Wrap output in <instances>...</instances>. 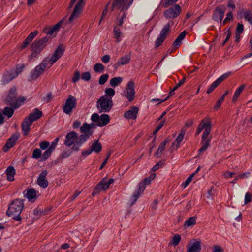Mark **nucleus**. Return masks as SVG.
Listing matches in <instances>:
<instances>
[{
	"instance_id": "f257e3e1",
	"label": "nucleus",
	"mask_w": 252,
	"mask_h": 252,
	"mask_svg": "<svg viewBox=\"0 0 252 252\" xmlns=\"http://www.w3.org/2000/svg\"><path fill=\"white\" fill-rule=\"evenodd\" d=\"M81 134L78 135L75 132H70L65 136L64 144L71 147L72 150L78 151L83 144L85 143L93 133L90 127H80Z\"/></svg>"
},
{
	"instance_id": "f03ea898",
	"label": "nucleus",
	"mask_w": 252,
	"mask_h": 252,
	"mask_svg": "<svg viewBox=\"0 0 252 252\" xmlns=\"http://www.w3.org/2000/svg\"><path fill=\"white\" fill-rule=\"evenodd\" d=\"M64 49L62 45H59L51 57L49 56L46 57L43 60L42 62L31 73V79L32 80H36L41 75L43 74L46 68L47 67L48 63L50 64L49 67H51L56 61H57L63 55Z\"/></svg>"
},
{
	"instance_id": "7ed1b4c3",
	"label": "nucleus",
	"mask_w": 252,
	"mask_h": 252,
	"mask_svg": "<svg viewBox=\"0 0 252 252\" xmlns=\"http://www.w3.org/2000/svg\"><path fill=\"white\" fill-rule=\"evenodd\" d=\"M25 100V98L23 96L17 97V89L14 86L8 91L4 102L6 105H9L14 109H17L24 103Z\"/></svg>"
},
{
	"instance_id": "20e7f679",
	"label": "nucleus",
	"mask_w": 252,
	"mask_h": 252,
	"mask_svg": "<svg viewBox=\"0 0 252 252\" xmlns=\"http://www.w3.org/2000/svg\"><path fill=\"white\" fill-rule=\"evenodd\" d=\"M24 206V203L22 200L19 199H15L9 204L6 214L12 219L17 220H20L21 218L20 215Z\"/></svg>"
},
{
	"instance_id": "39448f33",
	"label": "nucleus",
	"mask_w": 252,
	"mask_h": 252,
	"mask_svg": "<svg viewBox=\"0 0 252 252\" xmlns=\"http://www.w3.org/2000/svg\"><path fill=\"white\" fill-rule=\"evenodd\" d=\"M49 43L47 37H43L34 40L31 46L32 53L29 56V60L34 61V59L37 57Z\"/></svg>"
},
{
	"instance_id": "423d86ee",
	"label": "nucleus",
	"mask_w": 252,
	"mask_h": 252,
	"mask_svg": "<svg viewBox=\"0 0 252 252\" xmlns=\"http://www.w3.org/2000/svg\"><path fill=\"white\" fill-rule=\"evenodd\" d=\"M113 106L112 98H107L101 96L96 102V106L99 112H108L110 111Z\"/></svg>"
},
{
	"instance_id": "0eeeda50",
	"label": "nucleus",
	"mask_w": 252,
	"mask_h": 252,
	"mask_svg": "<svg viewBox=\"0 0 252 252\" xmlns=\"http://www.w3.org/2000/svg\"><path fill=\"white\" fill-rule=\"evenodd\" d=\"M134 0H113L112 3L111 11L115 9L120 10V11H126L132 3Z\"/></svg>"
},
{
	"instance_id": "6e6552de",
	"label": "nucleus",
	"mask_w": 252,
	"mask_h": 252,
	"mask_svg": "<svg viewBox=\"0 0 252 252\" xmlns=\"http://www.w3.org/2000/svg\"><path fill=\"white\" fill-rule=\"evenodd\" d=\"M63 22V20H62L58 23L55 24L53 27H46L43 30V32L46 34V36L44 37L48 38V41L50 42L51 39L56 36L57 32L59 28L62 26Z\"/></svg>"
},
{
	"instance_id": "1a4fd4ad",
	"label": "nucleus",
	"mask_w": 252,
	"mask_h": 252,
	"mask_svg": "<svg viewBox=\"0 0 252 252\" xmlns=\"http://www.w3.org/2000/svg\"><path fill=\"white\" fill-rule=\"evenodd\" d=\"M173 22L168 23L167 24L164 25L162 30L160 31L159 36L156 39L155 41V46L156 48L160 46L165 40L166 36L171 31V26L173 25Z\"/></svg>"
},
{
	"instance_id": "9d476101",
	"label": "nucleus",
	"mask_w": 252,
	"mask_h": 252,
	"mask_svg": "<svg viewBox=\"0 0 252 252\" xmlns=\"http://www.w3.org/2000/svg\"><path fill=\"white\" fill-rule=\"evenodd\" d=\"M42 115V112L37 108L30 114L29 116L25 118L21 126H30L32 122L39 119Z\"/></svg>"
},
{
	"instance_id": "9b49d317",
	"label": "nucleus",
	"mask_w": 252,
	"mask_h": 252,
	"mask_svg": "<svg viewBox=\"0 0 252 252\" xmlns=\"http://www.w3.org/2000/svg\"><path fill=\"white\" fill-rule=\"evenodd\" d=\"M114 181V180L112 178L109 179L108 181H107L106 179L103 178L94 188L92 193V195L95 196L96 194H98L101 191H105Z\"/></svg>"
},
{
	"instance_id": "f8f14e48",
	"label": "nucleus",
	"mask_w": 252,
	"mask_h": 252,
	"mask_svg": "<svg viewBox=\"0 0 252 252\" xmlns=\"http://www.w3.org/2000/svg\"><path fill=\"white\" fill-rule=\"evenodd\" d=\"M226 10V8L224 5L217 6L213 11L212 19L216 22H220L221 23Z\"/></svg>"
},
{
	"instance_id": "ddd939ff",
	"label": "nucleus",
	"mask_w": 252,
	"mask_h": 252,
	"mask_svg": "<svg viewBox=\"0 0 252 252\" xmlns=\"http://www.w3.org/2000/svg\"><path fill=\"white\" fill-rule=\"evenodd\" d=\"M182 11L181 7L179 4H175L166 10L163 15L167 19H174L177 17Z\"/></svg>"
},
{
	"instance_id": "4468645a",
	"label": "nucleus",
	"mask_w": 252,
	"mask_h": 252,
	"mask_svg": "<svg viewBox=\"0 0 252 252\" xmlns=\"http://www.w3.org/2000/svg\"><path fill=\"white\" fill-rule=\"evenodd\" d=\"M134 87L135 83L133 81H128L126 84L125 96L129 101H132L135 98V92Z\"/></svg>"
},
{
	"instance_id": "2eb2a0df",
	"label": "nucleus",
	"mask_w": 252,
	"mask_h": 252,
	"mask_svg": "<svg viewBox=\"0 0 252 252\" xmlns=\"http://www.w3.org/2000/svg\"><path fill=\"white\" fill-rule=\"evenodd\" d=\"M84 0H79L76 4L75 7L68 19V22L71 23L75 19L78 18L81 13L84 3Z\"/></svg>"
},
{
	"instance_id": "dca6fc26",
	"label": "nucleus",
	"mask_w": 252,
	"mask_h": 252,
	"mask_svg": "<svg viewBox=\"0 0 252 252\" xmlns=\"http://www.w3.org/2000/svg\"><path fill=\"white\" fill-rule=\"evenodd\" d=\"M76 105V99L72 95H69L63 107V111L66 114H70Z\"/></svg>"
},
{
	"instance_id": "f3484780",
	"label": "nucleus",
	"mask_w": 252,
	"mask_h": 252,
	"mask_svg": "<svg viewBox=\"0 0 252 252\" xmlns=\"http://www.w3.org/2000/svg\"><path fill=\"white\" fill-rule=\"evenodd\" d=\"M20 134L19 133H14L9 138H8L2 148L4 152H7L10 148L13 147L16 144V141L19 139Z\"/></svg>"
},
{
	"instance_id": "a211bd4d",
	"label": "nucleus",
	"mask_w": 252,
	"mask_h": 252,
	"mask_svg": "<svg viewBox=\"0 0 252 252\" xmlns=\"http://www.w3.org/2000/svg\"><path fill=\"white\" fill-rule=\"evenodd\" d=\"M201 250V241L193 240L187 246V252H199Z\"/></svg>"
},
{
	"instance_id": "6ab92c4d",
	"label": "nucleus",
	"mask_w": 252,
	"mask_h": 252,
	"mask_svg": "<svg viewBox=\"0 0 252 252\" xmlns=\"http://www.w3.org/2000/svg\"><path fill=\"white\" fill-rule=\"evenodd\" d=\"M48 171L46 170H43L39 174L37 180V184L43 188H46L48 185V182L46 179Z\"/></svg>"
},
{
	"instance_id": "aec40b11",
	"label": "nucleus",
	"mask_w": 252,
	"mask_h": 252,
	"mask_svg": "<svg viewBox=\"0 0 252 252\" xmlns=\"http://www.w3.org/2000/svg\"><path fill=\"white\" fill-rule=\"evenodd\" d=\"M144 190V187L143 184H141L139 186L138 189L135 191L131 197L129 199V202L130 205H134L136 202L137 200L139 198V196L141 193L143 192Z\"/></svg>"
},
{
	"instance_id": "412c9836",
	"label": "nucleus",
	"mask_w": 252,
	"mask_h": 252,
	"mask_svg": "<svg viewBox=\"0 0 252 252\" xmlns=\"http://www.w3.org/2000/svg\"><path fill=\"white\" fill-rule=\"evenodd\" d=\"M17 77V74L14 70H10L6 71L2 76L1 81L2 84L5 85Z\"/></svg>"
},
{
	"instance_id": "4be33fe9",
	"label": "nucleus",
	"mask_w": 252,
	"mask_h": 252,
	"mask_svg": "<svg viewBox=\"0 0 252 252\" xmlns=\"http://www.w3.org/2000/svg\"><path fill=\"white\" fill-rule=\"evenodd\" d=\"M185 134V131L182 129L171 146L170 149L171 152L173 150H176L179 147L181 142L183 140Z\"/></svg>"
},
{
	"instance_id": "5701e85b",
	"label": "nucleus",
	"mask_w": 252,
	"mask_h": 252,
	"mask_svg": "<svg viewBox=\"0 0 252 252\" xmlns=\"http://www.w3.org/2000/svg\"><path fill=\"white\" fill-rule=\"evenodd\" d=\"M138 108L136 106H133L126 111L124 114V116L127 119H135L137 117V114L138 112Z\"/></svg>"
},
{
	"instance_id": "b1692460",
	"label": "nucleus",
	"mask_w": 252,
	"mask_h": 252,
	"mask_svg": "<svg viewBox=\"0 0 252 252\" xmlns=\"http://www.w3.org/2000/svg\"><path fill=\"white\" fill-rule=\"evenodd\" d=\"M25 197L29 201L34 202L37 199V193L33 189H31L27 190Z\"/></svg>"
},
{
	"instance_id": "393cba45",
	"label": "nucleus",
	"mask_w": 252,
	"mask_h": 252,
	"mask_svg": "<svg viewBox=\"0 0 252 252\" xmlns=\"http://www.w3.org/2000/svg\"><path fill=\"white\" fill-rule=\"evenodd\" d=\"M130 60V56L129 55H126L122 57L118 62L115 64V66L117 67L120 65H123L127 64Z\"/></svg>"
},
{
	"instance_id": "a878e982",
	"label": "nucleus",
	"mask_w": 252,
	"mask_h": 252,
	"mask_svg": "<svg viewBox=\"0 0 252 252\" xmlns=\"http://www.w3.org/2000/svg\"><path fill=\"white\" fill-rule=\"evenodd\" d=\"M7 179L9 181H13L14 180L15 170L13 167L9 166L5 171Z\"/></svg>"
},
{
	"instance_id": "bb28decb",
	"label": "nucleus",
	"mask_w": 252,
	"mask_h": 252,
	"mask_svg": "<svg viewBox=\"0 0 252 252\" xmlns=\"http://www.w3.org/2000/svg\"><path fill=\"white\" fill-rule=\"evenodd\" d=\"M91 149L92 152L95 153H99L101 151L102 146L98 140H94V142L91 145Z\"/></svg>"
},
{
	"instance_id": "cd10ccee",
	"label": "nucleus",
	"mask_w": 252,
	"mask_h": 252,
	"mask_svg": "<svg viewBox=\"0 0 252 252\" xmlns=\"http://www.w3.org/2000/svg\"><path fill=\"white\" fill-rule=\"evenodd\" d=\"M110 122V117L108 114H103L100 116L98 126H104Z\"/></svg>"
},
{
	"instance_id": "c85d7f7f",
	"label": "nucleus",
	"mask_w": 252,
	"mask_h": 252,
	"mask_svg": "<svg viewBox=\"0 0 252 252\" xmlns=\"http://www.w3.org/2000/svg\"><path fill=\"white\" fill-rule=\"evenodd\" d=\"M245 87H246L245 84H242L237 89V90H236V91L234 93V95L233 97L232 100L233 103H235L237 101L238 98L239 97V96L241 94V93L244 90Z\"/></svg>"
},
{
	"instance_id": "c756f323",
	"label": "nucleus",
	"mask_w": 252,
	"mask_h": 252,
	"mask_svg": "<svg viewBox=\"0 0 252 252\" xmlns=\"http://www.w3.org/2000/svg\"><path fill=\"white\" fill-rule=\"evenodd\" d=\"M196 216H192L187 219L184 223V227L185 228H188L191 226L194 225L196 222Z\"/></svg>"
},
{
	"instance_id": "7c9ffc66",
	"label": "nucleus",
	"mask_w": 252,
	"mask_h": 252,
	"mask_svg": "<svg viewBox=\"0 0 252 252\" xmlns=\"http://www.w3.org/2000/svg\"><path fill=\"white\" fill-rule=\"evenodd\" d=\"M114 37L116 39L117 43L119 42L121 40V36L122 35V32L119 28L115 27L113 30Z\"/></svg>"
},
{
	"instance_id": "2f4dec72",
	"label": "nucleus",
	"mask_w": 252,
	"mask_h": 252,
	"mask_svg": "<svg viewBox=\"0 0 252 252\" xmlns=\"http://www.w3.org/2000/svg\"><path fill=\"white\" fill-rule=\"evenodd\" d=\"M123 81L121 77H114L110 81V84L113 87L118 86Z\"/></svg>"
},
{
	"instance_id": "473e14b6",
	"label": "nucleus",
	"mask_w": 252,
	"mask_h": 252,
	"mask_svg": "<svg viewBox=\"0 0 252 252\" xmlns=\"http://www.w3.org/2000/svg\"><path fill=\"white\" fill-rule=\"evenodd\" d=\"M105 94L102 96L103 97L112 99V97L114 96L115 94V91L114 89L109 88L105 89Z\"/></svg>"
},
{
	"instance_id": "72a5a7b5",
	"label": "nucleus",
	"mask_w": 252,
	"mask_h": 252,
	"mask_svg": "<svg viewBox=\"0 0 252 252\" xmlns=\"http://www.w3.org/2000/svg\"><path fill=\"white\" fill-rule=\"evenodd\" d=\"M14 109H15L12 107H5L3 110V114L9 118L12 116L14 113Z\"/></svg>"
},
{
	"instance_id": "f704fd0d",
	"label": "nucleus",
	"mask_w": 252,
	"mask_h": 252,
	"mask_svg": "<svg viewBox=\"0 0 252 252\" xmlns=\"http://www.w3.org/2000/svg\"><path fill=\"white\" fill-rule=\"evenodd\" d=\"M210 142V139L206 140H202L201 147L198 150L199 153L205 151L209 147Z\"/></svg>"
},
{
	"instance_id": "c9c22d12",
	"label": "nucleus",
	"mask_w": 252,
	"mask_h": 252,
	"mask_svg": "<svg viewBox=\"0 0 252 252\" xmlns=\"http://www.w3.org/2000/svg\"><path fill=\"white\" fill-rule=\"evenodd\" d=\"M104 69V66L101 63H97L94 66V70L96 73H101Z\"/></svg>"
},
{
	"instance_id": "e433bc0d",
	"label": "nucleus",
	"mask_w": 252,
	"mask_h": 252,
	"mask_svg": "<svg viewBox=\"0 0 252 252\" xmlns=\"http://www.w3.org/2000/svg\"><path fill=\"white\" fill-rule=\"evenodd\" d=\"M169 142L168 139H166L164 141H163L162 142H161L157 150L156 153H155L156 155H158L159 154H161L162 152L164 151L165 146L166 144Z\"/></svg>"
},
{
	"instance_id": "4c0bfd02",
	"label": "nucleus",
	"mask_w": 252,
	"mask_h": 252,
	"mask_svg": "<svg viewBox=\"0 0 252 252\" xmlns=\"http://www.w3.org/2000/svg\"><path fill=\"white\" fill-rule=\"evenodd\" d=\"M111 0L109 1L106 5L105 7V8L103 9V12H102V15H101V19H100V20L99 21V24L101 23V22L102 21V20L104 18H105V17L108 15V9H109V6L111 4Z\"/></svg>"
},
{
	"instance_id": "58836bf2",
	"label": "nucleus",
	"mask_w": 252,
	"mask_h": 252,
	"mask_svg": "<svg viewBox=\"0 0 252 252\" xmlns=\"http://www.w3.org/2000/svg\"><path fill=\"white\" fill-rule=\"evenodd\" d=\"M252 11L250 10H247L245 11L244 16L245 19L247 20L249 23L252 25Z\"/></svg>"
},
{
	"instance_id": "ea45409f",
	"label": "nucleus",
	"mask_w": 252,
	"mask_h": 252,
	"mask_svg": "<svg viewBox=\"0 0 252 252\" xmlns=\"http://www.w3.org/2000/svg\"><path fill=\"white\" fill-rule=\"evenodd\" d=\"M212 125L210 119L209 118H205L201 121L198 126H211Z\"/></svg>"
},
{
	"instance_id": "a19ab883",
	"label": "nucleus",
	"mask_w": 252,
	"mask_h": 252,
	"mask_svg": "<svg viewBox=\"0 0 252 252\" xmlns=\"http://www.w3.org/2000/svg\"><path fill=\"white\" fill-rule=\"evenodd\" d=\"M178 0H165L162 3V6L164 8H167L169 6L173 5L174 3L177 2Z\"/></svg>"
},
{
	"instance_id": "79ce46f5",
	"label": "nucleus",
	"mask_w": 252,
	"mask_h": 252,
	"mask_svg": "<svg viewBox=\"0 0 252 252\" xmlns=\"http://www.w3.org/2000/svg\"><path fill=\"white\" fill-rule=\"evenodd\" d=\"M119 15L117 18V24L119 26H122L124 23V19H126V14L124 13L123 15L119 18Z\"/></svg>"
},
{
	"instance_id": "37998d69",
	"label": "nucleus",
	"mask_w": 252,
	"mask_h": 252,
	"mask_svg": "<svg viewBox=\"0 0 252 252\" xmlns=\"http://www.w3.org/2000/svg\"><path fill=\"white\" fill-rule=\"evenodd\" d=\"M109 78V75L108 74H104L102 75L99 79V84L100 85H103L108 80V79Z\"/></svg>"
},
{
	"instance_id": "c03bdc74",
	"label": "nucleus",
	"mask_w": 252,
	"mask_h": 252,
	"mask_svg": "<svg viewBox=\"0 0 252 252\" xmlns=\"http://www.w3.org/2000/svg\"><path fill=\"white\" fill-rule=\"evenodd\" d=\"M233 19V13L232 11H230L227 13L226 15V17L224 19L223 21V25H225L227 22L232 20Z\"/></svg>"
},
{
	"instance_id": "a18cd8bd",
	"label": "nucleus",
	"mask_w": 252,
	"mask_h": 252,
	"mask_svg": "<svg viewBox=\"0 0 252 252\" xmlns=\"http://www.w3.org/2000/svg\"><path fill=\"white\" fill-rule=\"evenodd\" d=\"M100 116H99L97 113H95L92 114L91 116V120L93 122L96 123L97 124V126H98L100 121Z\"/></svg>"
},
{
	"instance_id": "49530a36",
	"label": "nucleus",
	"mask_w": 252,
	"mask_h": 252,
	"mask_svg": "<svg viewBox=\"0 0 252 252\" xmlns=\"http://www.w3.org/2000/svg\"><path fill=\"white\" fill-rule=\"evenodd\" d=\"M211 132V127H205V128L204 130L203 135H202V140H206L207 139V136Z\"/></svg>"
},
{
	"instance_id": "de8ad7c7",
	"label": "nucleus",
	"mask_w": 252,
	"mask_h": 252,
	"mask_svg": "<svg viewBox=\"0 0 252 252\" xmlns=\"http://www.w3.org/2000/svg\"><path fill=\"white\" fill-rule=\"evenodd\" d=\"M41 151L39 149L36 148L33 150L32 157L33 158L37 159L40 157Z\"/></svg>"
},
{
	"instance_id": "09e8293b",
	"label": "nucleus",
	"mask_w": 252,
	"mask_h": 252,
	"mask_svg": "<svg viewBox=\"0 0 252 252\" xmlns=\"http://www.w3.org/2000/svg\"><path fill=\"white\" fill-rule=\"evenodd\" d=\"M53 151L49 148L45 151L42 155V160H46L51 155Z\"/></svg>"
},
{
	"instance_id": "8fccbe9b",
	"label": "nucleus",
	"mask_w": 252,
	"mask_h": 252,
	"mask_svg": "<svg viewBox=\"0 0 252 252\" xmlns=\"http://www.w3.org/2000/svg\"><path fill=\"white\" fill-rule=\"evenodd\" d=\"M219 85L217 81L216 80L208 88L207 93L208 94L211 93Z\"/></svg>"
},
{
	"instance_id": "3c124183",
	"label": "nucleus",
	"mask_w": 252,
	"mask_h": 252,
	"mask_svg": "<svg viewBox=\"0 0 252 252\" xmlns=\"http://www.w3.org/2000/svg\"><path fill=\"white\" fill-rule=\"evenodd\" d=\"M181 237L178 234L175 235L172 238V243L174 246L177 245L181 241Z\"/></svg>"
},
{
	"instance_id": "603ef678",
	"label": "nucleus",
	"mask_w": 252,
	"mask_h": 252,
	"mask_svg": "<svg viewBox=\"0 0 252 252\" xmlns=\"http://www.w3.org/2000/svg\"><path fill=\"white\" fill-rule=\"evenodd\" d=\"M230 73L229 72L223 74L222 75H221V76H220V77H219L216 80V81L219 83V84H220L223 81H224V80L227 79L230 76Z\"/></svg>"
},
{
	"instance_id": "864d4df0",
	"label": "nucleus",
	"mask_w": 252,
	"mask_h": 252,
	"mask_svg": "<svg viewBox=\"0 0 252 252\" xmlns=\"http://www.w3.org/2000/svg\"><path fill=\"white\" fill-rule=\"evenodd\" d=\"M38 33V31L37 30H35L32 32L27 37L28 40H29L31 42L32 40L37 36Z\"/></svg>"
},
{
	"instance_id": "5fc2aeb1",
	"label": "nucleus",
	"mask_w": 252,
	"mask_h": 252,
	"mask_svg": "<svg viewBox=\"0 0 252 252\" xmlns=\"http://www.w3.org/2000/svg\"><path fill=\"white\" fill-rule=\"evenodd\" d=\"M81 79L83 80L88 81L91 79V74L89 72H85L82 73Z\"/></svg>"
},
{
	"instance_id": "6e6d98bb",
	"label": "nucleus",
	"mask_w": 252,
	"mask_h": 252,
	"mask_svg": "<svg viewBox=\"0 0 252 252\" xmlns=\"http://www.w3.org/2000/svg\"><path fill=\"white\" fill-rule=\"evenodd\" d=\"M252 201V194L247 192L245 195V204H247Z\"/></svg>"
},
{
	"instance_id": "4d7b16f0",
	"label": "nucleus",
	"mask_w": 252,
	"mask_h": 252,
	"mask_svg": "<svg viewBox=\"0 0 252 252\" xmlns=\"http://www.w3.org/2000/svg\"><path fill=\"white\" fill-rule=\"evenodd\" d=\"M80 77V72L77 70H75V71L74 72V76L72 79V82L76 83V82H77L79 80Z\"/></svg>"
},
{
	"instance_id": "13d9d810",
	"label": "nucleus",
	"mask_w": 252,
	"mask_h": 252,
	"mask_svg": "<svg viewBox=\"0 0 252 252\" xmlns=\"http://www.w3.org/2000/svg\"><path fill=\"white\" fill-rule=\"evenodd\" d=\"M73 150H72V149H69L68 150L64 151L62 152L61 154V156L63 158H66L72 154V152Z\"/></svg>"
},
{
	"instance_id": "bf43d9fd",
	"label": "nucleus",
	"mask_w": 252,
	"mask_h": 252,
	"mask_svg": "<svg viewBox=\"0 0 252 252\" xmlns=\"http://www.w3.org/2000/svg\"><path fill=\"white\" fill-rule=\"evenodd\" d=\"M195 173H192L186 179V181L182 184L184 188H186V187L190 183Z\"/></svg>"
},
{
	"instance_id": "052dcab7",
	"label": "nucleus",
	"mask_w": 252,
	"mask_h": 252,
	"mask_svg": "<svg viewBox=\"0 0 252 252\" xmlns=\"http://www.w3.org/2000/svg\"><path fill=\"white\" fill-rule=\"evenodd\" d=\"M212 248L213 252H224L223 248L220 245H214Z\"/></svg>"
},
{
	"instance_id": "680f3d73",
	"label": "nucleus",
	"mask_w": 252,
	"mask_h": 252,
	"mask_svg": "<svg viewBox=\"0 0 252 252\" xmlns=\"http://www.w3.org/2000/svg\"><path fill=\"white\" fill-rule=\"evenodd\" d=\"M59 137L56 138L55 139V140L53 141V142H52L51 145L49 146V148L50 149H51L52 151H53L55 149V148L57 145V143L59 142Z\"/></svg>"
},
{
	"instance_id": "e2e57ef3",
	"label": "nucleus",
	"mask_w": 252,
	"mask_h": 252,
	"mask_svg": "<svg viewBox=\"0 0 252 252\" xmlns=\"http://www.w3.org/2000/svg\"><path fill=\"white\" fill-rule=\"evenodd\" d=\"M235 174V172H231L227 171L223 173V176H224V177L225 178L228 179L229 178L232 177Z\"/></svg>"
},
{
	"instance_id": "0e129e2a",
	"label": "nucleus",
	"mask_w": 252,
	"mask_h": 252,
	"mask_svg": "<svg viewBox=\"0 0 252 252\" xmlns=\"http://www.w3.org/2000/svg\"><path fill=\"white\" fill-rule=\"evenodd\" d=\"M40 147L41 149L43 150H45L47 149L50 145V144L47 141H42L40 143Z\"/></svg>"
},
{
	"instance_id": "69168bd1",
	"label": "nucleus",
	"mask_w": 252,
	"mask_h": 252,
	"mask_svg": "<svg viewBox=\"0 0 252 252\" xmlns=\"http://www.w3.org/2000/svg\"><path fill=\"white\" fill-rule=\"evenodd\" d=\"M52 97L53 96L52 93L49 92L47 94L46 97L44 98L43 100L44 102L48 103L51 101Z\"/></svg>"
},
{
	"instance_id": "338daca9",
	"label": "nucleus",
	"mask_w": 252,
	"mask_h": 252,
	"mask_svg": "<svg viewBox=\"0 0 252 252\" xmlns=\"http://www.w3.org/2000/svg\"><path fill=\"white\" fill-rule=\"evenodd\" d=\"M244 30V26L242 24L238 23L237 25V27L236 28V32L237 33H241L243 32Z\"/></svg>"
},
{
	"instance_id": "774afa93",
	"label": "nucleus",
	"mask_w": 252,
	"mask_h": 252,
	"mask_svg": "<svg viewBox=\"0 0 252 252\" xmlns=\"http://www.w3.org/2000/svg\"><path fill=\"white\" fill-rule=\"evenodd\" d=\"M110 60V56L109 55H105L101 58V61L104 63H108Z\"/></svg>"
}]
</instances>
